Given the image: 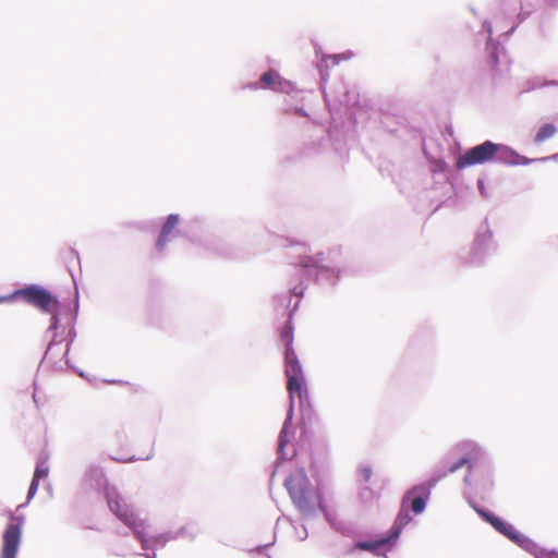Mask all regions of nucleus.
<instances>
[{
	"label": "nucleus",
	"mask_w": 558,
	"mask_h": 558,
	"mask_svg": "<svg viewBox=\"0 0 558 558\" xmlns=\"http://www.w3.org/2000/svg\"><path fill=\"white\" fill-rule=\"evenodd\" d=\"M360 474L365 482H368L372 478L373 470L368 465H363L360 468Z\"/></svg>",
	"instance_id": "aec40b11"
},
{
	"label": "nucleus",
	"mask_w": 558,
	"mask_h": 558,
	"mask_svg": "<svg viewBox=\"0 0 558 558\" xmlns=\"http://www.w3.org/2000/svg\"><path fill=\"white\" fill-rule=\"evenodd\" d=\"M515 544H518L523 549L527 550L529 553L533 554L535 558H537V554L544 556V558H547L548 551H545L544 549H541L537 544H535L532 539H530L527 536L517 532L513 538L511 539Z\"/></svg>",
	"instance_id": "9d476101"
},
{
	"label": "nucleus",
	"mask_w": 558,
	"mask_h": 558,
	"mask_svg": "<svg viewBox=\"0 0 558 558\" xmlns=\"http://www.w3.org/2000/svg\"><path fill=\"white\" fill-rule=\"evenodd\" d=\"M20 299H22V289L15 290L14 292H12L10 294H7V295H1L0 296V304H2V303H12V302H15V301H17Z\"/></svg>",
	"instance_id": "f3484780"
},
{
	"label": "nucleus",
	"mask_w": 558,
	"mask_h": 558,
	"mask_svg": "<svg viewBox=\"0 0 558 558\" xmlns=\"http://www.w3.org/2000/svg\"><path fill=\"white\" fill-rule=\"evenodd\" d=\"M47 475H48V466H46L45 463H38L35 469L32 483L29 485V489H28V494H27L28 499H32L35 496V494L37 493L38 487H39V481L41 478L47 477Z\"/></svg>",
	"instance_id": "f8f14e48"
},
{
	"label": "nucleus",
	"mask_w": 558,
	"mask_h": 558,
	"mask_svg": "<svg viewBox=\"0 0 558 558\" xmlns=\"http://www.w3.org/2000/svg\"><path fill=\"white\" fill-rule=\"evenodd\" d=\"M133 459H134V457H131V458H128V459H120V460L126 462V461H132Z\"/></svg>",
	"instance_id": "b1692460"
},
{
	"label": "nucleus",
	"mask_w": 558,
	"mask_h": 558,
	"mask_svg": "<svg viewBox=\"0 0 558 558\" xmlns=\"http://www.w3.org/2000/svg\"><path fill=\"white\" fill-rule=\"evenodd\" d=\"M499 150V145L486 141L481 145L470 148L457 159L456 167L464 169L471 166L489 162Z\"/></svg>",
	"instance_id": "20e7f679"
},
{
	"label": "nucleus",
	"mask_w": 558,
	"mask_h": 558,
	"mask_svg": "<svg viewBox=\"0 0 558 558\" xmlns=\"http://www.w3.org/2000/svg\"><path fill=\"white\" fill-rule=\"evenodd\" d=\"M325 262L324 253H317L315 256H306L300 260V265L304 268H318Z\"/></svg>",
	"instance_id": "dca6fc26"
},
{
	"label": "nucleus",
	"mask_w": 558,
	"mask_h": 558,
	"mask_svg": "<svg viewBox=\"0 0 558 558\" xmlns=\"http://www.w3.org/2000/svg\"><path fill=\"white\" fill-rule=\"evenodd\" d=\"M23 518L10 517V522L2 534L0 558H15L22 537Z\"/></svg>",
	"instance_id": "39448f33"
},
{
	"label": "nucleus",
	"mask_w": 558,
	"mask_h": 558,
	"mask_svg": "<svg viewBox=\"0 0 558 558\" xmlns=\"http://www.w3.org/2000/svg\"><path fill=\"white\" fill-rule=\"evenodd\" d=\"M496 64H497V56L496 54H492V71L495 72L496 71Z\"/></svg>",
	"instance_id": "412c9836"
},
{
	"label": "nucleus",
	"mask_w": 558,
	"mask_h": 558,
	"mask_svg": "<svg viewBox=\"0 0 558 558\" xmlns=\"http://www.w3.org/2000/svg\"><path fill=\"white\" fill-rule=\"evenodd\" d=\"M408 498H403L402 500V506H401V510L400 512L398 513L397 518H396V521H395V524H393V537H398L401 529L403 526H405L411 520V515L409 513V509H408Z\"/></svg>",
	"instance_id": "ddd939ff"
},
{
	"label": "nucleus",
	"mask_w": 558,
	"mask_h": 558,
	"mask_svg": "<svg viewBox=\"0 0 558 558\" xmlns=\"http://www.w3.org/2000/svg\"><path fill=\"white\" fill-rule=\"evenodd\" d=\"M464 465H468L469 469L472 468V463L470 462V460L468 458H461L460 460L454 462L452 465H450L449 473H454L456 471H458L460 468H462Z\"/></svg>",
	"instance_id": "6ab92c4d"
},
{
	"label": "nucleus",
	"mask_w": 558,
	"mask_h": 558,
	"mask_svg": "<svg viewBox=\"0 0 558 558\" xmlns=\"http://www.w3.org/2000/svg\"><path fill=\"white\" fill-rule=\"evenodd\" d=\"M105 495L110 510L128 526H130L135 535L144 543L146 534V522L135 514L133 509L126 504L124 498L114 487H106Z\"/></svg>",
	"instance_id": "f257e3e1"
},
{
	"label": "nucleus",
	"mask_w": 558,
	"mask_h": 558,
	"mask_svg": "<svg viewBox=\"0 0 558 558\" xmlns=\"http://www.w3.org/2000/svg\"><path fill=\"white\" fill-rule=\"evenodd\" d=\"M179 223V216L171 214L168 216L165 225L162 226V229L160 231V234L158 236L156 247L159 252H163L166 248V245L169 241L170 234L173 232V230L177 228Z\"/></svg>",
	"instance_id": "6e6552de"
},
{
	"label": "nucleus",
	"mask_w": 558,
	"mask_h": 558,
	"mask_svg": "<svg viewBox=\"0 0 558 558\" xmlns=\"http://www.w3.org/2000/svg\"><path fill=\"white\" fill-rule=\"evenodd\" d=\"M557 126L554 123H544L543 125L539 126L537 133L535 134L534 143H544L545 141L554 137L557 134Z\"/></svg>",
	"instance_id": "4468645a"
},
{
	"label": "nucleus",
	"mask_w": 558,
	"mask_h": 558,
	"mask_svg": "<svg viewBox=\"0 0 558 558\" xmlns=\"http://www.w3.org/2000/svg\"><path fill=\"white\" fill-rule=\"evenodd\" d=\"M478 513L487 521L489 522L496 531H498L500 534L505 535L509 539H512L515 533L518 532L512 525L504 522L498 517L490 514L486 511H478Z\"/></svg>",
	"instance_id": "1a4fd4ad"
},
{
	"label": "nucleus",
	"mask_w": 558,
	"mask_h": 558,
	"mask_svg": "<svg viewBox=\"0 0 558 558\" xmlns=\"http://www.w3.org/2000/svg\"><path fill=\"white\" fill-rule=\"evenodd\" d=\"M432 485H417L411 492H409L405 498H410L413 496L410 508L414 513H421L424 508L426 500L429 498Z\"/></svg>",
	"instance_id": "0eeeda50"
},
{
	"label": "nucleus",
	"mask_w": 558,
	"mask_h": 558,
	"mask_svg": "<svg viewBox=\"0 0 558 558\" xmlns=\"http://www.w3.org/2000/svg\"><path fill=\"white\" fill-rule=\"evenodd\" d=\"M148 558H156V557H155V555H153V556H148Z\"/></svg>",
	"instance_id": "393cba45"
},
{
	"label": "nucleus",
	"mask_w": 558,
	"mask_h": 558,
	"mask_svg": "<svg viewBox=\"0 0 558 558\" xmlns=\"http://www.w3.org/2000/svg\"><path fill=\"white\" fill-rule=\"evenodd\" d=\"M389 538H381L379 541L374 542H360L355 545V547L362 550L376 553L384 548L389 543Z\"/></svg>",
	"instance_id": "2eb2a0df"
},
{
	"label": "nucleus",
	"mask_w": 558,
	"mask_h": 558,
	"mask_svg": "<svg viewBox=\"0 0 558 558\" xmlns=\"http://www.w3.org/2000/svg\"><path fill=\"white\" fill-rule=\"evenodd\" d=\"M520 162L522 165H527L530 162V160L527 158H525V157H522Z\"/></svg>",
	"instance_id": "5701e85b"
},
{
	"label": "nucleus",
	"mask_w": 558,
	"mask_h": 558,
	"mask_svg": "<svg viewBox=\"0 0 558 558\" xmlns=\"http://www.w3.org/2000/svg\"><path fill=\"white\" fill-rule=\"evenodd\" d=\"M283 447H284V440L282 438V435H280L278 450L281 452L283 450Z\"/></svg>",
	"instance_id": "4be33fe9"
},
{
	"label": "nucleus",
	"mask_w": 558,
	"mask_h": 558,
	"mask_svg": "<svg viewBox=\"0 0 558 558\" xmlns=\"http://www.w3.org/2000/svg\"><path fill=\"white\" fill-rule=\"evenodd\" d=\"M286 487L293 504L301 511H308L314 507V497L310 488V481L303 470H298L286 480Z\"/></svg>",
	"instance_id": "7ed1b4c3"
},
{
	"label": "nucleus",
	"mask_w": 558,
	"mask_h": 558,
	"mask_svg": "<svg viewBox=\"0 0 558 558\" xmlns=\"http://www.w3.org/2000/svg\"><path fill=\"white\" fill-rule=\"evenodd\" d=\"M259 82H260L263 88H269L272 90H279L282 85L281 76L275 70H269L266 73H264L260 76Z\"/></svg>",
	"instance_id": "9b49d317"
},
{
	"label": "nucleus",
	"mask_w": 558,
	"mask_h": 558,
	"mask_svg": "<svg viewBox=\"0 0 558 558\" xmlns=\"http://www.w3.org/2000/svg\"><path fill=\"white\" fill-rule=\"evenodd\" d=\"M281 339L282 341H284V344H286V349L288 347H292V328L290 326H286L281 329Z\"/></svg>",
	"instance_id": "a211bd4d"
},
{
	"label": "nucleus",
	"mask_w": 558,
	"mask_h": 558,
	"mask_svg": "<svg viewBox=\"0 0 558 558\" xmlns=\"http://www.w3.org/2000/svg\"><path fill=\"white\" fill-rule=\"evenodd\" d=\"M286 375L288 378L287 389L290 395L291 401L298 396L300 405L303 407L307 401V388L302 366L296 357L292 347L286 349Z\"/></svg>",
	"instance_id": "f03ea898"
},
{
	"label": "nucleus",
	"mask_w": 558,
	"mask_h": 558,
	"mask_svg": "<svg viewBox=\"0 0 558 558\" xmlns=\"http://www.w3.org/2000/svg\"><path fill=\"white\" fill-rule=\"evenodd\" d=\"M22 299L28 304L56 316L59 302L58 300L46 289L38 287H29L22 289Z\"/></svg>",
	"instance_id": "423d86ee"
}]
</instances>
